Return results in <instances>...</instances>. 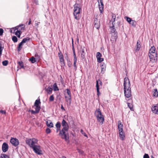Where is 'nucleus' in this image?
I'll list each match as a JSON object with an SVG mask.
<instances>
[{
	"instance_id": "nucleus-1",
	"label": "nucleus",
	"mask_w": 158,
	"mask_h": 158,
	"mask_svg": "<svg viewBox=\"0 0 158 158\" xmlns=\"http://www.w3.org/2000/svg\"><path fill=\"white\" fill-rule=\"evenodd\" d=\"M131 85L128 78L126 77L124 79V89L125 97L127 98L130 97L131 96Z\"/></svg>"
},
{
	"instance_id": "nucleus-2",
	"label": "nucleus",
	"mask_w": 158,
	"mask_h": 158,
	"mask_svg": "<svg viewBox=\"0 0 158 158\" xmlns=\"http://www.w3.org/2000/svg\"><path fill=\"white\" fill-rule=\"evenodd\" d=\"M61 124L63 127L62 130L60 131L59 134L61 135L62 139H64L66 141H67L69 139V137L67 135L66 132L68 131L69 126L67 123L64 119L62 120Z\"/></svg>"
},
{
	"instance_id": "nucleus-3",
	"label": "nucleus",
	"mask_w": 158,
	"mask_h": 158,
	"mask_svg": "<svg viewBox=\"0 0 158 158\" xmlns=\"http://www.w3.org/2000/svg\"><path fill=\"white\" fill-rule=\"evenodd\" d=\"M148 56L150 59V63L155 64L157 61V53L155 51V48L154 46H152L149 50Z\"/></svg>"
},
{
	"instance_id": "nucleus-4",
	"label": "nucleus",
	"mask_w": 158,
	"mask_h": 158,
	"mask_svg": "<svg viewBox=\"0 0 158 158\" xmlns=\"http://www.w3.org/2000/svg\"><path fill=\"white\" fill-rule=\"evenodd\" d=\"M78 4L76 3L74 6L73 15L74 18L78 20L80 19V13L81 8L78 6Z\"/></svg>"
},
{
	"instance_id": "nucleus-5",
	"label": "nucleus",
	"mask_w": 158,
	"mask_h": 158,
	"mask_svg": "<svg viewBox=\"0 0 158 158\" xmlns=\"http://www.w3.org/2000/svg\"><path fill=\"white\" fill-rule=\"evenodd\" d=\"M38 142V140L35 138L28 139L26 140V143L31 148L37 145Z\"/></svg>"
},
{
	"instance_id": "nucleus-6",
	"label": "nucleus",
	"mask_w": 158,
	"mask_h": 158,
	"mask_svg": "<svg viewBox=\"0 0 158 158\" xmlns=\"http://www.w3.org/2000/svg\"><path fill=\"white\" fill-rule=\"evenodd\" d=\"M111 37L113 40L116 41L117 38V34L115 32V29L114 27V24L112 23V26L110 27Z\"/></svg>"
},
{
	"instance_id": "nucleus-7",
	"label": "nucleus",
	"mask_w": 158,
	"mask_h": 158,
	"mask_svg": "<svg viewBox=\"0 0 158 158\" xmlns=\"http://www.w3.org/2000/svg\"><path fill=\"white\" fill-rule=\"evenodd\" d=\"M34 152L36 154L39 155L42 154V152L41 150V147L39 145H37L32 148Z\"/></svg>"
},
{
	"instance_id": "nucleus-8",
	"label": "nucleus",
	"mask_w": 158,
	"mask_h": 158,
	"mask_svg": "<svg viewBox=\"0 0 158 158\" xmlns=\"http://www.w3.org/2000/svg\"><path fill=\"white\" fill-rule=\"evenodd\" d=\"M151 110L154 114H158V104L153 105L151 107Z\"/></svg>"
},
{
	"instance_id": "nucleus-9",
	"label": "nucleus",
	"mask_w": 158,
	"mask_h": 158,
	"mask_svg": "<svg viewBox=\"0 0 158 158\" xmlns=\"http://www.w3.org/2000/svg\"><path fill=\"white\" fill-rule=\"evenodd\" d=\"M85 48L84 47H81V58L82 60L85 59Z\"/></svg>"
},
{
	"instance_id": "nucleus-10",
	"label": "nucleus",
	"mask_w": 158,
	"mask_h": 158,
	"mask_svg": "<svg viewBox=\"0 0 158 158\" xmlns=\"http://www.w3.org/2000/svg\"><path fill=\"white\" fill-rule=\"evenodd\" d=\"M10 142L13 145L17 146L19 143V140L16 138H12L10 140Z\"/></svg>"
},
{
	"instance_id": "nucleus-11",
	"label": "nucleus",
	"mask_w": 158,
	"mask_h": 158,
	"mask_svg": "<svg viewBox=\"0 0 158 158\" xmlns=\"http://www.w3.org/2000/svg\"><path fill=\"white\" fill-rule=\"evenodd\" d=\"M102 81H100L99 80H97L96 81V87L97 88V95L99 96V95L100 94V93L99 91V85H102Z\"/></svg>"
},
{
	"instance_id": "nucleus-12",
	"label": "nucleus",
	"mask_w": 158,
	"mask_h": 158,
	"mask_svg": "<svg viewBox=\"0 0 158 158\" xmlns=\"http://www.w3.org/2000/svg\"><path fill=\"white\" fill-rule=\"evenodd\" d=\"M94 26L95 27L98 29L100 26V23L99 21L98 20L97 18H95L94 21Z\"/></svg>"
},
{
	"instance_id": "nucleus-13",
	"label": "nucleus",
	"mask_w": 158,
	"mask_h": 158,
	"mask_svg": "<svg viewBox=\"0 0 158 158\" xmlns=\"http://www.w3.org/2000/svg\"><path fill=\"white\" fill-rule=\"evenodd\" d=\"M141 47V43L139 40H138L137 41L136 45L135 48V51L137 52L139 51Z\"/></svg>"
},
{
	"instance_id": "nucleus-14",
	"label": "nucleus",
	"mask_w": 158,
	"mask_h": 158,
	"mask_svg": "<svg viewBox=\"0 0 158 158\" xmlns=\"http://www.w3.org/2000/svg\"><path fill=\"white\" fill-rule=\"evenodd\" d=\"M8 146L6 143H3L2 146V150L4 152H6L8 150Z\"/></svg>"
},
{
	"instance_id": "nucleus-15",
	"label": "nucleus",
	"mask_w": 158,
	"mask_h": 158,
	"mask_svg": "<svg viewBox=\"0 0 158 158\" xmlns=\"http://www.w3.org/2000/svg\"><path fill=\"white\" fill-rule=\"evenodd\" d=\"M25 27V26L24 24H22L16 27L15 28L16 29H17V30H19L20 32H21V31L24 30Z\"/></svg>"
},
{
	"instance_id": "nucleus-16",
	"label": "nucleus",
	"mask_w": 158,
	"mask_h": 158,
	"mask_svg": "<svg viewBox=\"0 0 158 158\" xmlns=\"http://www.w3.org/2000/svg\"><path fill=\"white\" fill-rule=\"evenodd\" d=\"M118 127L119 131H123V124H122L120 121H118Z\"/></svg>"
},
{
	"instance_id": "nucleus-17",
	"label": "nucleus",
	"mask_w": 158,
	"mask_h": 158,
	"mask_svg": "<svg viewBox=\"0 0 158 158\" xmlns=\"http://www.w3.org/2000/svg\"><path fill=\"white\" fill-rule=\"evenodd\" d=\"M95 114L97 118H98L102 116L103 115L102 114L101 111L99 109H98V110H97L95 111Z\"/></svg>"
},
{
	"instance_id": "nucleus-18",
	"label": "nucleus",
	"mask_w": 158,
	"mask_h": 158,
	"mask_svg": "<svg viewBox=\"0 0 158 158\" xmlns=\"http://www.w3.org/2000/svg\"><path fill=\"white\" fill-rule=\"evenodd\" d=\"M101 73L102 74H103L106 70V65L104 63H102L101 65Z\"/></svg>"
},
{
	"instance_id": "nucleus-19",
	"label": "nucleus",
	"mask_w": 158,
	"mask_h": 158,
	"mask_svg": "<svg viewBox=\"0 0 158 158\" xmlns=\"http://www.w3.org/2000/svg\"><path fill=\"white\" fill-rule=\"evenodd\" d=\"M65 98H66V101L67 102V104L70 105L71 104V97L65 96Z\"/></svg>"
},
{
	"instance_id": "nucleus-20",
	"label": "nucleus",
	"mask_w": 158,
	"mask_h": 158,
	"mask_svg": "<svg viewBox=\"0 0 158 158\" xmlns=\"http://www.w3.org/2000/svg\"><path fill=\"white\" fill-rule=\"evenodd\" d=\"M119 137L122 140H123L124 139V138L125 137V134L123 131H119Z\"/></svg>"
},
{
	"instance_id": "nucleus-21",
	"label": "nucleus",
	"mask_w": 158,
	"mask_h": 158,
	"mask_svg": "<svg viewBox=\"0 0 158 158\" xmlns=\"http://www.w3.org/2000/svg\"><path fill=\"white\" fill-rule=\"evenodd\" d=\"M98 121L102 124L104 121V118L103 115L97 118Z\"/></svg>"
},
{
	"instance_id": "nucleus-22",
	"label": "nucleus",
	"mask_w": 158,
	"mask_h": 158,
	"mask_svg": "<svg viewBox=\"0 0 158 158\" xmlns=\"http://www.w3.org/2000/svg\"><path fill=\"white\" fill-rule=\"evenodd\" d=\"M58 56L60 59V62L64 63V59L63 56L61 52L58 53Z\"/></svg>"
},
{
	"instance_id": "nucleus-23",
	"label": "nucleus",
	"mask_w": 158,
	"mask_h": 158,
	"mask_svg": "<svg viewBox=\"0 0 158 158\" xmlns=\"http://www.w3.org/2000/svg\"><path fill=\"white\" fill-rule=\"evenodd\" d=\"M46 125L48 127H52L53 126V124L51 121L49 120L46 122Z\"/></svg>"
},
{
	"instance_id": "nucleus-24",
	"label": "nucleus",
	"mask_w": 158,
	"mask_h": 158,
	"mask_svg": "<svg viewBox=\"0 0 158 158\" xmlns=\"http://www.w3.org/2000/svg\"><path fill=\"white\" fill-rule=\"evenodd\" d=\"M52 88L54 91H56L59 90L56 83H55L53 84L52 86Z\"/></svg>"
},
{
	"instance_id": "nucleus-25",
	"label": "nucleus",
	"mask_w": 158,
	"mask_h": 158,
	"mask_svg": "<svg viewBox=\"0 0 158 158\" xmlns=\"http://www.w3.org/2000/svg\"><path fill=\"white\" fill-rule=\"evenodd\" d=\"M104 4L100 5L98 4V6L100 12L102 13L103 11Z\"/></svg>"
},
{
	"instance_id": "nucleus-26",
	"label": "nucleus",
	"mask_w": 158,
	"mask_h": 158,
	"mask_svg": "<svg viewBox=\"0 0 158 158\" xmlns=\"http://www.w3.org/2000/svg\"><path fill=\"white\" fill-rule=\"evenodd\" d=\"M153 96L156 98L158 96V92L156 89H155L153 91Z\"/></svg>"
},
{
	"instance_id": "nucleus-27",
	"label": "nucleus",
	"mask_w": 158,
	"mask_h": 158,
	"mask_svg": "<svg viewBox=\"0 0 158 158\" xmlns=\"http://www.w3.org/2000/svg\"><path fill=\"white\" fill-rule=\"evenodd\" d=\"M116 19V15L115 14H113L112 15V19L110 20V22H112V23H113L115 21Z\"/></svg>"
},
{
	"instance_id": "nucleus-28",
	"label": "nucleus",
	"mask_w": 158,
	"mask_h": 158,
	"mask_svg": "<svg viewBox=\"0 0 158 158\" xmlns=\"http://www.w3.org/2000/svg\"><path fill=\"white\" fill-rule=\"evenodd\" d=\"M52 89H53L52 88L48 87L46 89V90L48 94H50L52 93Z\"/></svg>"
},
{
	"instance_id": "nucleus-29",
	"label": "nucleus",
	"mask_w": 158,
	"mask_h": 158,
	"mask_svg": "<svg viewBox=\"0 0 158 158\" xmlns=\"http://www.w3.org/2000/svg\"><path fill=\"white\" fill-rule=\"evenodd\" d=\"M40 103V99H37L35 100V103L34 106H40L39 104Z\"/></svg>"
},
{
	"instance_id": "nucleus-30",
	"label": "nucleus",
	"mask_w": 158,
	"mask_h": 158,
	"mask_svg": "<svg viewBox=\"0 0 158 158\" xmlns=\"http://www.w3.org/2000/svg\"><path fill=\"white\" fill-rule=\"evenodd\" d=\"M30 38H29V37H26V38H24L22 40V41L23 43H26L27 42L29 41L30 40Z\"/></svg>"
},
{
	"instance_id": "nucleus-31",
	"label": "nucleus",
	"mask_w": 158,
	"mask_h": 158,
	"mask_svg": "<svg viewBox=\"0 0 158 158\" xmlns=\"http://www.w3.org/2000/svg\"><path fill=\"white\" fill-rule=\"evenodd\" d=\"M23 43L21 41L19 44L18 46V51H20L22 48V46L23 45Z\"/></svg>"
},
{
	"instance_id": "nucleus-32",
	"label": "nucleus",
	"mask_w": 158,
	"mask_h": 158,
	"mask_svg": "<svg viewBox=\"0 0 158 158\" xmlns=\"http://www.w3.org/2000/svg\"><path fill=\"white\" fill-rule=\"evenodd\" d=\"M56 128H59L58 129H57V132L58 130H60V127L61 126L60 123L59 122H57L56 124Z\"/></svg>"
},
{
	"instance_id": "nucleus-33",
	"label": "nucleus",
	"mask_w": 158,
	"mask_h": 158,
	"mask_svg": "<svg viewBox=\"0 0 158 158\" xmlns=\"http://www.w3.org/2000/svg\"><path fill=\"white\" fill-rule=\"evenodd\" d=\"M127 105L131 111L134 110V108L133 107L131 103H127Z\"/></svg>"
},
{
	"instance_id": "nucleus-34",
	"label": "nucleus",
	"mask_w": 158,
	"mask_h": 158,
	"mask_svg": "<svg viewBox=\"0 0 158 158\" xmlns=\"http://www.w3.org/2000/svg\"><path fill=\"white\" fill-rule=\"evenodd\" d=\"M35 106V110L36 112L37 113H39L40 109V106Z\"/></svg>"
},
{
	"instance_id": "nucleus-35",
	"label": "nucleus",
	"mask_w": 158,
	"mask_h": 158,
	"mask_svg": "<svg viewBox=\"0 0 158 158\" xmlns=\"http://www.w3.org/2000/svg\"><path fill=\"white\" fill-rule=\"evenodd\" d=\"M125 19L130 24L131 22L132 19L131 18L128 17H125Z\"/></svg>"
},
{
	"instance_id": "nucleus-36",
	"label": "nucleus",
	"mask_w": 158,
	"mask_h": 158,
	"mask_svg": "<svg viewBox=\"0 0 158 158\" xmlns=\"http://www.w3.org/2000/svg\"><path fill=\"white\" fill-rule=\"evenodd\" d=\"M132 26L133 27H135L136 24V22L135 20H131V22L130 23Z\"/></svg>"
},
{
	"instance_id": "nucleus-37",
	"label": "nucleus",
	"mask_w": 158,
	"mask_h": 158,
	"mask_svg": "<svg viewBox=\"0 0 158 158\" xmlns=\"http://www.w3.org/2000/svg\"><path fill=\"white\" fill-rule=\"evenodd\" d=\"M15 34L18 36V37H20L21 33L19 30H17L15 32Z\"/></svg>"
},
{
	"instance_id": "nucleus-38",
	"label": "nucleus",
	"mask_w": 158,
	"mask_h": 158,
	"mask_svg": "<svg viewBox=\"0 0 158 158\" xmlns=\"http://www.w3.org/2000/svg\"><path fill=\"white\" fill-rule=\"evenodd\" d=\"M12 40L14 42H16L18 41V39L15 36H13L12 37Z\"/></svg>"
},
{
	"instance_id": "nucleus-39",
	"label": "nucleus",
	"mask_w": 158,
	"mask_h": 158,
	"mask_svg": "<svg viewBox=\"0 0 158 158\" xmlns=\"http://www.w3.org/2000/svg\"><path fill=\"white\" fill-rule=\"evenodd\" d=\"M3 47H2V44L0 43V57L2 55V51L3 49Z\"/></svg>"
},
{
	"instance_id": "nucleus-40",
	"label": "nucleus",
	"mask_w": 158,
	"mask_h": 158,
	"mask_svg": "<svg viewBox=\"0 0 158 158\" xmlns=\"http://www.w3.org/2000/svg\"><path fill=\"white\" fill-rule=\"evenodd\" d=\"M8 61L7 60H4L2 62V64L4 66H6L8 64Z\"/></svg>"
},
{
	"instance_id": "nucleus-41",
	"label": "nucleus",
	"mask_w": 158,
	"mask_h": 158,
	"mask_svg": "<svg viewBox=\"0 0 158 158\" xmlns=\"http://www.w3.org/2000/svg\"><path fill=\"white\" fill-rule=\"evenodd\" d=\"M67 91V93L69 96H71V93L70 90L68 89H66Z\"/></svg>"
},
{
	"instance_id": "nucleus-42",
	"label": "nucleus",
	"mask_w": 158,
	"mask_h": 158,
	"mask_svg": "<svg viewBox=\"0 0 158 158\" xmlns=\"http://www.w3.org/2000/svg\"><path fill=\"white\" fill-rule=\"evenodd\" d=\"M30 60L31 61L32 63H34L35 61V58L33 57H31L30 59Z\"/></svg>"
},
{
	"instance_id": "nucleus-43",
	"label": "nucleus",
	"mask_w": 158,
	"mask_h": 158,
	"mask_svg": "<svg viewBox=\"0 0 158 158\" xmlns=\"http://www.w3.org/2000/svg\"><path fill=\"white\" fill-rule=\"evenodd\" d=\"M54 100V97L53 95H51L49 98V100L50 102H52Z\"/></svg>"
},
{
	"instance_id": "nucleus-44",
	"label": "nucleus",
	"mask_w": 158,
	"mask_h": 158,
	"mask_svg": "<svg viewBox=\"0 0 158 158\" xmlns=\"http://www.w3.org/2000/svg\"><path fill=\"white\" fill-rule=\"evenodd\" d=\"M102 54L100 52H97L96 54L97 58H99L102 57Z\"/></svg>"
},
{
	"instance_id": "nucleus-45",
	"label": "nucleus",
	"mask_w": 158,
	"mask_h": 158,
	"mask_svg": "<svg viewBox=\"0 0 158 158\" xmlns=\"http://www.w3.org/2000/svg\"><path fill=\"white\" fill-rule=\"evenodd\" d=\"M18 64L20 66L21 68H24L23 64V62L22 61H19L18 62Z\"/></svg>"
},
{
	"instance_id": "nucleus-46",
	"label": "nucleus",
	"mask_w": 158,
	"mask_h": 158,
	"mask_svg": "<svg viewBox=\"0 0 158 158\" xmlns=\"http://www.w3.org/2000/svg\"><path fill=\"white\" fill-rule=\"evenodd\" d=\"M97 61L99 63H100L103 61V58L99 57V58H97Z\"/></svg>"
},
{
	"instance_id": "nucleus-47",
	"label": "nucleus",
	"mask_w": 158,
	"mask_h": 158,
	"mask_svg": "<svg viewBox=\"0 0 158 158\" xmlns=\"http://www.w3.org/2000/svg\"><path fill=\"white\" fill-rule=\"evenodd\" d=\"M97 61L99 63H100L103 61V58L99 57V58H97Z\"/></svg>"
},
{
	"instance_id": "nucleus-48",
	"label": "nucleus",
	"mask_w": 158,
	"mask_h": 158,
	"mask_svg": "<svg viewBox=\"0 0 158 158\" xmlns=\"http://www.w3.org/2000/svg\"><path fill=\"white\" fill-rule=\"evenodd\" d=\"M1 158H9L8 156L5 154H2L1 155Z\"/></svg>"
},
{
	"instance_id": "nucleus-49",
	"label": "nucleus",
	"mask_w": 158,
	"mask_h": 158,
	"mask_svg": "<svg viewBox=\"0 0 158 158\" xmlns=\"http://www.w3.org/2000/svg\"><path fill=\"white\" fill-rule=\"evenodd\" d=\"M81 133L83 135L85 136L88 137V136L86 135V134L83 131V130L81 129Z\"/></svg>"
},
{
	"instance_id": "nucleus-50",
	"label": "nucleus",
	"mask_w": 158,
	"mask_h": 158,
	"mask_svg": "<svg viewBox=\"0 0 158 158\" xmlns=\"http://www.w3.org/2000/svg\"><path fill=\"white\" fill-rule=\"evenodd\" d=\"M51 130L48 128H47L46 129V132L47 134H49L51 132Z\"/></svg>"
},
{
	"instance_id": "nucleus-51",
	"label": "nucleus",
	"mask_w": 158,
	"mask_h": 158,
	"mask_svg": "<svg viewBox=\"0 0 158 158\" xmlns=\"http://www.w3.org/2000/svg\"><path fill=\"white\" fill-rule=\"evenodd\" d=\"M98 2L99 4H103V0H98Z\"/></svg>"
},
{
	"instance_id": "nucleus-52",
	"label": "nucleus",
	"mask_w": 158,
	"mask_h": 158,
	"mask_svg": "<svg viewBox=\"0 0 158 158\" xmlns=\"http://www.w3.org/2000/svg\"><path fill=\"white\" fill-rule=\"evenodd\" d=\"M74 56V61H77V58L76 55V53H73Z\"/></svg>"
},
{
	"instance_id": "nucleus-53",
	"label": "nucleus",
	"mask_w": 158,
	"mask_h": 158,
	"mask_svg": "<svg viewBox=\"0 0 158 158\" xmlns=\"http://www.w3.org/2000/svg\"><path fill=\"white\" fill-rule=\"evenodd\" d=\"M77 61H74L73 65L74 67V69L76 70L77 69V67L76 64Z\"/></svg>"
},
{
	"instance_id": "nucleus-54",
	"label": "nucleus",
	"mask_w": 158,
	"mask_h": 158,
	"mask_svg": "<svg viewBox=\"0 0 158 158\" xmlns=\"http://www.w3.org/2000/svg\"><path fill=\"white\" fill-rule=\"evenodd\" d=\"M143 158H149V157L148 154H145L143 156Z\"/></svg>"
},
{
	"instance_id": "nucleus-55",
	"label": "nucleus",
	"mask_w": 158,
	"mask_h": 158,
	"mask_svg": "<svg viewBox=\"0 0 158 158\" xmlns=\"http://www.w3.org/2000/svg\"><path fill=\"white\" fill-rule=\"evenodd\" d=\"M0 113H2V114H6V111L5 110H1L0 111Z\"/></svg>"
},
{
	"instance_id": "nucleus-56",
	"label": "nucleus",
	"mask_w": 158,
	"mask_h": 158,
	"mask_svg": "<svg viewBox=\"0 0 158 158\" xmlns=\"http://www.w3.org/2000/svg\"><path fill=\"white\" fill-rule=\"evenodd\" d=\"M77 150H78V152L81 154H82L83 153V151L81 150H80L79 149H77Z\"/></svg>"
},
{
	"instance_id": "nucleus-57",
	"label": "nucleus",
	"mask_w": 158,
	"mask_h": 158,
	"mask_svg": "<svg viewBox=\"0 0 158 158\" xmlns=\"http://www.w3.org/2000/svg\"><path fill=\"white\" fill-rule=\"evenodd\" d=\"M3 33V30L2 28H0V35H2Z\"/></svg>"
},
{
	"instance_id": "nucleus-58",
	"label": "nucleus",
	"mask_w": 158,
	"mask_h": 158,
	"mask_svg": "<svg viewBox=\"0 0 158 158\" xmlns=\"http://www.w3.org/2000/svg\"><path fill=\"white\" fill-rule=\"evenodd\" d=\"M31 112L33 114H35V113H37L36 112L35 110H32L31 111Z\"/></svg>"
},
{
	"instance_id": "nucleus-59",
	"label": "nucleus",
	"mask_w": 158,
	"mask_h": 158,
	"mask_svg": "<svg viewBox=\"0 0 158 158\" xmlns=\"http://www.w3.org/2000/svg\"><path fill=\"white\" fill-rule=\"evenodd\" d=\"M61 109H62L64 111H65V110L62 105H61Z\"/></svg>"
},
{
	"instance_id": "nucleus-60",
	"label": "nucleus",
	"mask_w": 158,
	"mask_h": 158,
	"mask_svg": "<svg viewBox=\"0 0 158 158\" xmlns=\"http://www.w3.org/2000/svg\"><path fill=\"white\" fill-rule=\"evenodd\" d=\"M72 50L73 51V53H75L74 47H72Z\"/></svg>"
},
{
	"instance_id": "nucleus-61",
	"label": "nucleus",
	"mask_w": 158,
	"mask_h": 158,
	"mask_svg": "<svg viewBox=\"0 0 158 158\" xmlns=\"http://www.w3.org/2000/svg\"><path fill=\"white\" fill-rule=\"evenodd\" d=\"M74 46V44H73V39L72 38V47H73Z\"/></svg>"
},
{
	"instance_id": "nucleus-62",
	"label": "nucleus",
	"mask_w": 158,
	"mask_h": 158,
	"mask_svg": "<svg viewBox=\"0 0 158 158\" xmlns=\"http://www.w3.org/2000/svg\"><path fill=\"white\" fill-rule=\"evenodd\" d=\"M60 158H66V157L64 156H62L61 157H60Z\"/></svg>"
},
{
	"instance_id": "nucleus-63",
	"label": "nucleus",
	"mask_w": 158,
	"mask_h": 158,
	"mask_svg": "<svg viewBox=\"0 0 158 158\" xmlns=\"http://www.w3.org/2000/svg\"><path fill=\"white\" fill-rule=\"evenodd\" d=\"M39 23H35V26H38V25H39Z\"/></svg>"
},
{
	"instance_id": "nucleus-64",
	"label": "nucleus",
	"mask_w": 158,
	"mask_h": 158,
	"mask_svg": "<svg viewBox=\"0 0 158 158\" xmlns=\"http://www.w3.org/2000/svg\"><path fill=\"white\" fill-rule=\"evenodd\" d=\"M31 19H30V21L28 22V25H30L31 24Z\"/></svg>"
}]
</instances>
